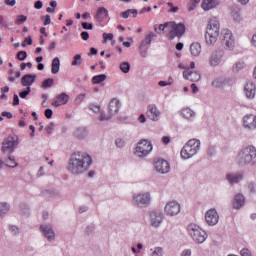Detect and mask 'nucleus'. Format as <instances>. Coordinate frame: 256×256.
Instances as JSON below:
<instances>
[{
  "label": "nucleus",
  "instance_id": "obj_42",
  "mask_svg": "<svg viewBox=\"0 0 256 256\" xmlns=\"http://www.w3.org/2000/svg\"><path fill=\"white\" fill-rule=\"evenodd\" d=\"M16 59H18V61H25V59H27V51H18L16 54Z\"/></svg>",
  "mask_w": 256,
  "mask_h": 256
},
{
  "label": "nucleus",
  "instance_id": "obj_59",
  "mask_svg": "<svg viewBox=\"0 0 256 256\" xmlns=\"http://www.w3.org/2000/svg\"><path fill=\"white\" fill-rule=\"evenodd\" d=\"M9 230L13 235H19V227L15 225H10Z\"/></svg>",
  "mask_w": 256,
  "mask_h": 256
},
{
  "label": "nucleus",
  "instance_id": "obj_26",
  "mask_svg": "<svg viewBox=\"0 0 256 256\" xmlns=\"http://www.w3.org/2000/svg\"><path fill=\"white\" fill-rule=\"evenodd\" d=\"M245 205V196L241 193H238L234 196L233 200V209L239 211Z\"/></svg>",
  "mask_w": 256,
  "mask_h": 256
},
{
  "label": "nucleus",
  "instance_id": "obj_58",
  "mask_svg": "<svg viewBox=\"0 0 256 256\" xmlns=\"http://www.w3.org/2000/svg\"><path fill=\"white\" fill-rule=\"evenodd\" d=\"M152 256H163V248L157 247L154 249Z\"/></svg>",
  "mask_w": 256,
  "mask_h": 256
},
{
  "label": "nucleus",
  "instance_id": "obj_32",
  "mask_svg": "<svg viewBox=\"0 0 256 256\" xmlns=\"http://www.w3.org/2000/svg\"><path fill=\"white\" fill-rule=\"evenodd\" d=\"M190 53L193 57H199L201 55V44L195 42L190 45Z\"/></svg>",
  "mask_w": 256,
  "mask_h": 256
},
{
  "label": "nucleus",
  "instance_id": "obj_34",
  "mask_svg": "<svg viewBox=\"0 0 256 256\" xmlns=\"http://www.w3.org/2000/svg\"><path fill=\"white\" fill-rule=\"evenodd\" d=\"M181 113H182V117H184V119L191 120L195 117V112L193 110H191L190 108L182 109Z\"/></svg>",
  "mask_w": 256,
  "mask_h": 256
},
{
  "label": "nucleus",
  "instance_id": "obj_44",
  "mask_svg": "<svg viewBox=\"0 0 256 256\" xmlns=\"http://www.w3.org/2000/svg\"><path fill=\"white\" fill-rule=\"evenodd\" d=\"M88 109H90V111H93V113H100L101 112V106L95 103H90L88 105Z\"/></svg>",
  "mask_w": 256,
  "mask_h": 256
},
{
  "label": "nucleus",
  "instance_id": "obj_4",
  "mask_svg": "<svg viewBox=\"0 0 256 256\" xmlns=\"http://www.w3.org/2000/svg\"><path fill=\"white\" fill-rule=\"evenodd\" d=\"M201 149V141L199 139H190L181 149L180 155L182 159H191L199 153Z\"/></svg>",
  "mask_w": 256,
  "mask_h": 256
},
{
  "label": "nucleus",
  "instance_id": "obj_61",
  "mask_svg": "<svg viewBox=\"0 0 256 256\" xmlns=\"http://www.w3.org/2000/svg\"><path fill=\"white\" fill-rule=\"evenodd\" d=\"M240 255L241 256H253L251 254V250L250 249H247V248H243L241 251H240Z\"/></svg>",
  "mask_w": 256,
  "mask_h": 256
},
{
  "label": "nucleus",
  "instance_id": "obj_64",
  "mask_svg": "<svg viewBox=\"0 0 256 256\" xmlns=\"http://www.w3.org/2000/svg\"><path fill=\"white\" fill-rule=\"evenodd\" d=\"M0 25H1V27H4V29H7V27H8L5 17H3L1 15H0Z\"/></svg>",
  "mask_w": 256,
  "mask_h": 256
},
{
  "label": "nucleus",
  "instance_id": "obj_48",
  "mask_svg": "<svg viewBox=\"0 0 256 256\" xmlns=\"http://www.w3.org/2000/svg\"><path fill=\"white\" fill-rule=\"evenodd\" d=\"M85 97H86L85 93L79 94L74 100L75 105H81V103L85 101Z\"/></svg>",
  "mask_w": 256,
  "mask_h": 256
},
{
  "label": "nucleus",
  "instance_id": "obj_36",
  "mask_svg": "<svg viewBox=\"0 0 256 256\" xmlns=\"http://www.w3.org/2000/svg\"><path fill=\"white\" fill-rule=\"evenodd\" d=\"M10 209H11V206L9 205V203L1 202L0 203V217L2 215L9 213Z\"/></svg>",
  "mask_w": 256,
  "mask_h": 256
},
{
  "label": "nucleus",
  "instance_id": "obj_13",
  "mask_svg": "<svg viewBox=\"0 0 256 256\" xmlns=\"http://www.w3.org/2000/svg\"><path fill=\"white\" fill-rule=\"evenodd\" d=\"M205 221L210 227H214L219 223V213H217L216 209H210L205 214Z\"/></svg>",
  "mask_w": 256,
  "mask_h": 256
},
{
  "label": "nucleus",
  "instance_id": "obj_25",
  "mask_svg": "<svg viewBox=\"0 0 256 256\" xmlns=\"http://www.w3.org/2000/svg\"><path fill=\"white\" fill-rule=\"evenodd\" d=\"M73 135L79 141H83V139H87V135H89V130L87 129V127L81 126L75 129Z\"/></svg>",
  "mask_w": 256,
  "mask_h": 256
},
{
  "label": "nucleus",
  "instance_id": "obj_27",
  "mask_svg": "<svg viewBox=\"0 0 256 256\" xmlns=\"http://www.w3.org/2000/svg\"><path fill=\"white\" fill-rule=\"evenodd\" d=\"M221 59H223V52L216 51L215 53H213L209 60L211 67H217V65L221 63Z\"/></svg>",
  "mask_w": 256,
  "mask_h": 256
},
{
  "label": "nucleus",
  "instance_id": "obj_7",
  "mask_svg": "<svg viewBox=\"0 0 256 256\" xmlns=\"http://www.w3.org/2000/svg\"><path fill=\"white\" fill-rule=\"evenodd\" d=\"M133 201L137 207L141 209L149 207L151 203V193L149 192H140L133 195Z\"/></svg>",
  "mask_w": 256,
  "mask_h": 256
},
{
  "label": "nucleus",
  "instance_id": "obj_56",
  "mask_svg": "<svg viewBox=\"0 0 256 256\" xmlns=\"http://www.w3.org/2000/svg\"><path fill=\"white\" fill-rule=\"evenodd\" d=\"M27 45H33V38H31V36H28L22 42V47H27Z\"/></svg>",
  "mask_w": 256,
  "mask_h": 256
},
{
  "label": "nucleus",
  "instance_id": "obj_21",
  "mask_svg": "<svg viewBox=\"0 0 256 256\" xmlns=\"http://www.w3.org/2000/svg\"><path fill=\"white\" fill-rule=\"evenodd\" d=\"M108 17L109 10H107L105 7H99L94 16V19L97 21V23H103Z\"/></svg>",
  "mask_w": 256,
  "mask_h": 256
},
{
  "label": "nucleus",
  "instance_id": "obj_60",
  "mask_svg": "<svg viewBox=\"0 0 256 256\" xmlns=\"http://www.w3.org/2000/svg\"><path fill=\"white\" fill-rule=\"evenodd\" d=\"M44 115H45L46 119H51L53 117V110L51 108H47L44 111Z\"/></svg>",
  "mask_w": 256,
  "mask_h": 256
},
{
  "label": "nucleus",
  "instance_id": "obj_41",
  "mask_svg": "<svg viewBox=\"0 0 256 256\" xmlns=\"http://www.w3.org/2000/svg\"><path fill=\"white\" fill-rule=\"evenodd\" d=\"M20 211L22 215H25L26 217H29V215H31V210L29 209V205L27 204H21Z\"/></svg>",
  "mask_w": 256,
  "mask_h": 256
},
{
  "label": "nucleus",
  "instance_id": "obj_35",
  "mask_svg": "<svg viewBox=\"0 0 256 256\" xmlns=\"http://www.w3.org/2000/svg\"><path fill=\"white\" fill-rule=\"evenodd\" d=\"M107 79V76L105 74H99L92 77V83L93 85H101L103 81Z\"/></svg>",
  "mask_w": 256,
  "mask_h": 256
},
{
  "label": "nucleus",
  "instance_id": "obj_62",
  "mask_svg": "<svg viewBox=\"0 0 256 256\" xmlns=\"http://www.w3.org/2000/svg\"><path fill=\"white\" fill-rule=\"evenodd\" d=\"M80 37H81L82 41H89V32L82 31L80 33Z\"/></svg>",
  "mask_w": 256,
  "mask_h": 256
},
{
  "label": "nucleus",
  "instance_id": "obj_8",
  "mask_svg": "<svg viewBox=\"0 0 256 256\" xmlns=\"http://www.w3.org/2000/svg\"><path fill=\"white\" fill-rule=\"evenodd\" d=\"M170 27H171V30L167 35L170 41H173L175 37H183V35H185L186 27L184 23L180 22L176 24L175 22H170Z\"/></svg>",
  "mask_w": 256,
  "mask_h": 256
},
{
  "label": "nucleus",
  "instance_id": "obj_22",
  "mask_svg": "<svg viewBox=\"0 0 256 256\" xmlns=\"http://www.w3.org/2000/svg\"><path fill=\"white\" fill-rule=\"evenodd\" d=\"M121 107V102L114 98L110 101L108 106V113L113 117L114 115H117L119 113V109Z\"/></svg>",
  "mask_w": 256,
  "mask_h": 256
},
{
  "label": "nucleus",
  "instance_id": "obj_17",
  "mask_svg": "<svg viewBox=\"0 0 256 256\" xmlns=\"http://www.w3.org/2000/svg\"><path fill=\"white\" fill-rule=\"evenodd\" d=\"M37 80V74H25L21 78L22 87L31 89L33 83Z\"/></svg>",
  "mask_w": 256,
  "mask_h": 256
},
{
  "label": "nucleus",
  "instance_id": "obj_57",
  "mask_svg": "<svg viewBox=\"0 0 256 256\" xmlns=\"http://www.w3.org/2000/svg\"><path fill=\"white\" fill-rule=\"evenodd\" d=\"M115 145L116 147H118L119 149H122V147H125V140L121 139V138H117L115 140Z\"/></svg>",
  "mask_w": 256,
  "mask_h": 256
},
{
  "label": "nucleus",
  "instance_id": "obj_2",
  "mask_svg": "<svg viewBox=\"0 0 256 256\" xmlns=\"http://www.w3.org/2000/svg\"><path fill=\"white\" fill-rule=\"evenodd\" d=\"M255 159H256V148L255 146H247L242 149L237 157V165L239 167H255Z\"/></svg>",
  "mask_w": 256,
  "mask_h": 256
},
{
  "label": "nucleus",
  "instance_id": "obj_23",
  "mask_svg": "<svg viewBox=\"0 0 256 256\" xmlns=\"http://www.w3.org/2000/svg\"><path fill=\"white\" fill-rule=\"evenodd\" d=\"M69 95L63 92L56 96V100L52 103L53 107H61V105H67L69 103Z\"/></svg>",
  "mask_w": 256,
  "mask_h": 256
},
{
  "label": "nucleus",
  "instance_id": "obj_52",
  "mask_svg": "<svg viewBox=\"0 0 256 256\" xmlns=\"http://www.w3.org/2000/svg\"><path fill=\"white\" fill-rule=\"evenodd\" d=\"M81 27L85 29V31H93V23L82 22Z\"/></svg>",
  "mask_w": 256,
  "mask_h": 256
},
{
  "label": "nucleus",
  "instance_id": "obj_16",
  "mask_svg": "<svg viewBox=\"0 0 256 256\" xmlns=\"http://www.w3.org/2000/svg\"><path fill=\"white\" fill-rule=\"evenodd\" d=\"M146 115L151 121H158L161 118V112L155 104L148 105Z\"/></svg>",
  "mask_w": 256,
  "mask_h": 256
},
{
  "label": "nucleus",
  "instance_id": "obj_30",
  "mask_svg": "<svg viewBox=\"0 0 256 256\" xmlns=\"http://www.w3.org/2000/svg\"><path fill=\"white\" fill-rule=\"evenodd\" d=\"M60 69H61V60H59V57H55L52 60V66H51L52 75H57Z\"/></svg>",
  "mask_w": 256,
  "mask_h": 256
},
{
  "label": "nucleus",
  "instance_id": "obj_40",
  "mask_svg": "<svg viewBox=\"0 0 256 256\" xmlns=\"http://www.w3.org/2000/svg\"><path fill=\"white\" fill-rule=\"evenodd\" d=\"M167 27H171V22H166L164 24H160V25H154V31L156 33H159L160 31H165V29H167Z\"/></svg>",
  "mask_w": 256,
  "mask_h": 256
},
{
  "label": "nucleus",
  "instance_id": "obj_20",
  "mask_svg": "<svg viewBox=\"0 0 256 256\" xmlns=\"http://www.w3.org/2000/svg\"><path fill=\"white\" fill-rule=\"evenodd\" d=\"M183 77L187 81H191L192 83H197V81H201V74L199 72H193L189 69L183 71Z\"/></svg>",
  "mask_w": 256,
  "mask_h": 256
},
{
  "label": "nucleus",
  "instance_id": "obj_46",
  "mask_svg": "<svg viewBox=\"0 0 256 256\" xmlns=\"http://www.w3.org/2000/svg\"><path fill=\"white\" fill-rule=\"evenodd\" d=\"M31 94V88H25L19 92L20 99H27V96Z\"/></svg>",
  "mask_w": 256,
  "mask_h": 256
},
{
  "label": "nucleus",
  "instance_id": "obj_38",
  "mask_svg": "<svg viewBox=\"0 0 256 256\" xmlns=\"http://www.w3.org/2000/svg\"><path fill=\"white\" fill-rule=\"evenodd\" d=\"M6 167L10 169H15V167H19V163L15 162V156H9L8 160L6 161Z\"/></svg>",
  "mask_w": 256,
  "mask_h": 256
},
{
  "label": "nucleus",
  "instance_id": "obj_53",
  "mask_svg": "<svg viewBox=\"0 0 256 256\" xmlns=\"http://www.w3.org/2000/svg\"><path fill=\"white\" fill-rule=\"evenodd\" d=\"M25 21H27V16H25V15L17 16V19H16L17 25H23V23H25Z\"/></svg>",
  "mask_w": 256,
  "mask_h": 256
},
{
  "label": "nucleus",
  "instance_id": "obj_45",
  "mask_svg": "<svg viewBox=\"0 0 256 256\" xmlns=\"http://www.w3.org/2000/svg\"><path fill=\"white\" fill-rule=\"evenodd\" d=\"M201 3V0H190V4L188 6V11H195L197 9V5Z\"/></svg>",
  "mask_w": 256,
  "mask_h": 256
},
{
  "label": "nucleus",
  "instance_id": "obj_10",
  "mask_svg": "<svg viewBox=\"0 0 256 256\" xmlns=\"http://www.w3.org/2000/svg\"><path fill=\"white\" fill-rule=\"evenodd\" d=\"M155 39H157V33L153 31H149L148 34L145 35V39L141 41L139 47L140 55L142 57H145V55H147V51L149 49L148 46L151 45V42L155 41Z\"/></svg>",
  "mask_w": 256,
  "mask_h": 256
},
{
  "label": "nucleus",
  "instance_id": "obj_28",
  "mask_svg": "<svg viewBox=\"0 0 256 256\" xmlns=\"http://www.w3.org/2000/svg\"><path fill=\"white\" fill-rule=\"evenodd\" d=\"M255 84L253 82H249L244 87L245 95L248 99L255 98Z\"/></svg>",
  "mask_w": 256,
  "mask_h": 256
},
{
  "label": "nucleus",
  "instance_id": "obj_37",
  "mask_svg": "<svg viewBox=\"0 0 256 256\" xmlns=\"http://www.w3.org/2000/svg\"><path fill=\"white\" fill-rule=\"evenodd\" d=\"M55 84V80L53 78H47L45 79L42 84L41 88L42 89H49Z\"/></svg>",
  "mask_w": 256,
  "mask_h": 256
},
{
  "label": "nucleus",
  "instance_id": "obj_12",
  "mask_svg": "<svg viewBox=\"0 0 256 256\" xmlns=\"http://www.w3.org/2000/svg\"><path fill=\"white\" fill-rule=\"evenodd\" d=\"M164 211L166 215L175 217V215H179V213H181V205L177 201L168 202L165 205Z\"/></svg>",
  "mask_w": 256,
  "mask_h": 256
},
{
  "label": "nucleus",
  "instance_id": "obj_3",
  "mask_svg": "<svg viewBox=\"0 0 256 256\" xmlns=\"http://www.w3.org/2000/svg\"><path fill=\"white\" fill-rule=\"evenodd\" d=\"M219 29H221L219 19H217V17L211 18L208 23L205 35L207 45H213L214 43H217V39H219Z\"/></svg>",
  "mask_w": 256,
  "mask_h": 256
},
{
  "label": "nucleus",
  "instance_id": "obj_14",
  "mask_svg": "<svg viewBox=\"0 0 256 256\" xmlns=\"http://www.w3.org/2000/svg\"><path fill=\"white\" fill-rule=\"evenodd\" d=\"M40 231L43 233L47 241H55V231L53 230V225L42 224L40 225Z\"/></svg>",
  "mask_w": 256,
  "mask_h": 256
},
{
  "label": "nucleus",
  "instance_id": "obj_29",
  "mask_svg": "<svg viewBox=\"0 0 256 256\" xmlns=\"http://www.w3.org/2000/svg\"><path fill=\"white\" fill-rule=\"evenodd\" d=\"M219 5V0H203L201 7L204 9V11H209L211 9H214V7H217Z\"/></svg>",
  "mask_w": 256,
  "mask_h": 256
},
{
  "label": "nucleus",
  "instance_id": "obj_11",
  "mask_svg": "<svg viewBox=\"0 0 256 256\" xmlns=\"http://www.w3.org/2000/svg\"><path fill=\"white\" fill-rule=\"evenodd\" d=\"M19 145V138L17 136H8L6 139H4L2 143V151L3 153H7V151H10V153H13L15 147Z\"/></svg>",
  "mask_w": 256,
  "mask_h": 256
},
{
  "label": "nucleus",
  "instance_id": "obj_43",
  "mask_svg": "<svg viewBox=\"0 0 256 256\" xmlns=\"http://www.w3.org/2000/svg\"><path fill=\"white\" fill-rule=\"evenodd\" d=\"M85 235H87L88 237L90 235H93L95 233V224H90L85 228L84 231Z\"/></svg>",
  "mask_w": 256,
  "mask_h": 256
},
{
  "label": "nucleus",
  "instance_id": "obj_31",
  "mask_svg": "<svg viewBox=\"0 0 256 256\" xmlns=\"http://www.w3.org/2000/svg\"><path fill=\"white\" fill-rule=\"evenodd\" d=\"M231 15L236 21V23H239L241 21V8L239 6H232L231 8Z\"/></svg>",
  "mask_w": 256,
  "mask_h": 256
},
{
  "label": "nucleus",
  "instance_id": "obj_54",
  "mask_svg": "<svg viewBox=\"0 0 256 256\" xmlns=\"http://www.w3.org/2000/svg\"><path fill=\"white\" fill-rule=\"evenodd\" d=\"M167 5H168V7H170L169 13H177L179 11V7L174 6L173 2H168Z\"/></svg>",
  "mask_w": 256,
  "mask_h": 256
},
{
  "label": "nucleus",
  "instance_id": "obj_6",
  "mask_svg": "<svg viewBox=\"0 0 256 256\" xmlns=\"http://www.w3.org/2000/svg\"><path fill=\"white\" fill-rule=\"evenodd\" d=\"M153 151V144L147 139H142L137 143L135 155L138 157H147Z\"/></svg>",
  "mask_w": 256,
  "mask_h": 256
},
{
  "label": "nucleus",
  "instance_id": "obj_1",
  "mask_svg": "<svg viewBox=\"0 0 256 256\" xmlns=\"http://www.w3.org/2000/svg\"><path fill=\"white\" fill-rule=\"evenodd\" d=\"M93 164V158L85 152H75L68 161V173L71 175H83L85 171H89V167Z\"/></svg>",
  "mask_w": 256,
  "mask_h": 256
},
{
  "label": "nucleus",
  "instance_id": "obj_24",
  "mask_svg": "<svg viewBox=\"0 0 256 256\" xmlns=\"http://www.w3.org/2000/svg\"><path fill=\"white\" fill-rule=\"evenodd\" d=\"M243 125L246 129H256V116L253 114L244 116Z\"/></svg>",
  "mask_w": 256,
  "mask_h": 256
},
{
  "label": "nucleus",
  "instance_id": "obj_18",
  "mask_svg": "<svg viewBox=\"0 0 256 256\" xmlns=\"http://www.w3.org/2000/svg\"><path fill=\"white\" fill-rule=\"evenodd\" d=\"M154 167L158 173H162L163 175L165 173H169V169H171V166H169V162H167V160L156 161Z\"/></svg>",
  "mask_w": 256,
  "mask_h": 256
},
{
  "label": "nucleus",
  "instance_id": "obj_5",
  "mask_svg": "<svg viewBox=\"0 0 256 256\" xmlns=\"http://www.w3.org/2000/svg\"><path fill=\"white\" fill-rule=\"evenodd\" d=\"M189 234L191 235L193 241L195 243H205L207 241V232H205L203 229H201L196 224H190L187 227Z\"/></svg>",
  "mask_w": 256,
  "mask_h": 256
},
{
  "label": "nucleus",
  "instance_id": "obj_33",
  "mask_svg": "<svg viewBox=\"0 0 256 256\" xmlns=\"http://www.w3.org/2000/svg\"><path fill=\"white\" fill-rule=\"evenodd\" d=\"M227 85V81L223 78H216L212 81V87H215V89H223Z\"/></svg>",
  "mask_w": 256,
  "mask_h": 256
},
{
  "label": "nucleus",
  "instance_id": "obj_49",
  "mask_svg": "<svg viewBox=\"0 0 256 256\" xmlns=\"http://www.w3.org/2000/svg\"><path fill=\"white\" fill-rule=\"evenodd\" d=\"M242 69H245L244 62H238V63H236L235 67H233L234 73H239Z\"/></svg>",
  "mask_w": 256,
  "mask_h": 256
},
{
  "label": "nucleus",
  "instance_id": "obj_39",
  "mask_svg": "<svg viewBox=\"0 0 256 256\" xmlns=\"http://www.w3.org/2000/svg\"><path fill=\"white\" fill-rule=\"evenodd\" d=\"M119 69L122 73L127 74L131 71V64L129 62H122L120 63Z\"/></svg>",
  "mask_w": 256,
  "mask_h": 256
},
{
  "label": "nucleus",
  "instance_id": "obj_63",
  "mask_svg": "<svg viewBox=\"0 0 256 256\" xmlns=\"http://www.w3.org/2000/svg\"><path fill=\"white\" fill-rule=\"evenodd\" d=\"M34 9H43V1L41 0H37L35 3H34Z\"/></svg>",
  "mask_w": 256,
  "mask_h": 256
},
{
  "label": "nucleus",
  "instance_id": "obj_51",
  "mask_svg": "<svg viewBox=\"0 0 256 256\" xmlns=\"http://www.w3.org/2000/svg\"><path fill=\"white\" fill-rule=\"evenodd\" d=\"M99 121H111V119H113L112 115H107L105 114V112H101L100 117L98 118Z\"/></svg>",
  "mask_w": 256,
  "mask_h": 256
},
{
  "label": "nucleus",
  "instance_id": "obj_19",
  "mask_svg": "<svg viewBox=\"0 0 256 256\" xmlns=\"http://www.w3.org/2000/svg\"><path fill=\"white\" fill-rule=\"evenodd\" d=\"M243 177V172L228 173L226 175V179L230 185H237V183H241V181H243Z\"/></svg>",
  "mask_w": 256,
  "mask_h": 256
},
{
  "label": "nucleus",
  "instance_id": "obj_15",
  "mask_svg": "<svg viewBox=\"0 0 256 256\" xmlns=\"http://www.w3.org/2000/svg\"><path fill=\"white\" fill-rule=\"evenodd\" d=\"M163 212L159 210H153L150 212V223L152 227H159L163 223Z\"/></svg>",
  "mask_w": 256,
  "mask_h": 256
},
{
  "label": "nucleus",
  "instance_id": "obj_9",
  "mask_svg": "<svg viewBox=\"0 0 256 256\" xmlns=\"http://www.w3.org/2000/svg\"><path fill=\"white\" fill-rule=\"evenodd\" d=\"M221 37L224 49H228V51H233V49H235V36H233L231 30L224 29L221 32Z\"/></svg>",
  "mask_w": 256,
  "mask_h": 256
},
{
  "label": "nucleus",
  "instance_id": "obj_47",
  "mask_svg": "<svg viewBox=\"0 0 256 256\" xmlns=\"http://www.w3.org/2000/svg\"><path fill=\"white\" fill-rule=\"evenodd\" d=\"M80 64H81V54H76L73 57V61L71 63V66L72 67H77V65H80Z\"/></svg>",
  "mask_w": 256,
  "mask_h": 256
},
{
  "label": "nucleus",
  "instance_id": "obj_50",
  "mask_svg": "<svg viewBox=\"0 0 256 256\" xmlns=\"http://www.w3.org/2000/svg\"><path fill=\"white\" fill-rule=\"evenodd\" d=\"M40 19L43 21V25H51V15L46 14L45 16H41Z\"/></svg>",
  "mask_w": 256,
  "mask_h": 256
},
{
  "label": "nucleus",
  "instance_id": "obj_55",
  "mask_svg": "<svg viewBox=\"0 0 256 256\" xmlns=\"http://www.w3.org/2000/svg\"><path fill=\"white\" fill-rule=\"evenodd\" d=\"M107 41H113V33L103 34V43H107Z\"/></svg>",
  "mask_w": 256,
  "mask_h": 256
}]
</instances>
